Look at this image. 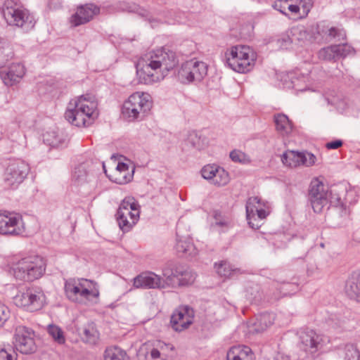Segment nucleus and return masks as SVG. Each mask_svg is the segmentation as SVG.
I'll list each match as a JSON object with an SVG mask.
<instances>
[{
  "mask_svg": "<svg viewBox=\"0 0 360 360\" xmlns=\"http://www.w3.org/2000/svg\"><path fill=\"white\" fill-rule=\"evenodd\" d=\"M143 63L141 68H137L139 79L145 84H153L162 80L178 60L174 51L161 48L146 55Z\"/></svg>",
  "mask_w": 360,
  "mask_h": 360,
  "instance_id": "1",
  "label": "nucleus"
},
{
  "mask_svg": "<svg viewBox=\"0 0 360 360\" xmlns=\"http://www.w3.org/2000/svg\"><path fill=\"white\" fill-rule=\"evenodd\" d=\"M8 273L16 280L33 281L41 278L45 272L44 259L39 256H29L13 259L9 262Z\"/></svg>",
  "mask_w": 360,
  "mask_h": 360,
  "instance_id": "2",
  "label": "nucleus"
},
{
  "mask_svg": "<svg viewBox=\"0 0 360 360\" xmlns=\"http://www.w3.org/2000/svg\"><path fill=\"white\" fill-rule=\"evenodd\" d=\"M0 11L7 25L27 32L32 30L36 20L34 15L21 6L18 0H5Z\"/></svg>",
  "mask_w": 360,
  "mask_h": 360,
  "instance_id": "3",
  "label": "nucleus"
},
{
  "mask_svg": "<svg viewBox=\"0 0 360 360\" xmlns=\"http://www.w3.org/2000/svg\"><path fill=\"white\" fill-rule=\"evenodd\" d=\"M97 104L82 96L70 102L65 113V119L77 127H87L97 117Z\"/></svg>",
  "mask_w": 360,
  "mask_h": 360,
  "instance_id": "4",
  "label": "nucleus"
},
{
  "mask_svg": "<svg viewBox=\"0 0 360 360\" xmlns=\"http://www.w3.org/2000/svg\"><path fill=\"white\" fill-rule=\"evenodd\" d=\"M257 53L248 46L237 45L228 49L224 56L225 65L235 72L245 73L252 69Z\"/></svg>",
  "mask_w": 360,
  "mask_h": 360,
  "instance_id": "5",
  "label": "nucleus"
},
{
  "mask_svg": "<svg viewBox=\"0 0 360 360\" xmlns=\"http://www.w3.org/2000/svg\"><path fill=\"white\" fill-rule=\"evenodd\" d=\"M64 288L67 297L77 303H82L85 300H91V297L98 298L99 296L96 284L87 279H68L65 283Z\"/></svg>",
  "mask_w": 360,
  "mask_h": 360,
  "instance_id": "6",
  "label": "nucleus"
},
{
  "mask_svg": "<svg viewBox=\"0 0 360 360\" xmlns=\"http://www.w3.org/2000/svg\"><path fill=\"white\" fill-rule=\"evenodd\" d=\"M149 97L148 94L143 92L132 94L123 104V116L129 121L142 119L152 107Z\"/></svg>",
  "mask_w": 360,
  "mask_h": 360,
  "instance_id": "7",
  "label": "nucleus"
},
{
  "mask_svg": "<svg viewBox=\"0 0 360 360\" xmlns=\"http://www.w3.org/2000/svg\"><path fill=\"white\" fill-rule=\"evenodd\" d=\"M140 205L133 197H126L116 213V219L123 232L129 231L139 219Z\"/></svg>",
  "mask_w": 360,
  "mask_h": 360,
  "instance_id": "8",
  "label": "nucleus"
},
{
  "mask_svg": "<svg viewBox=\"0 0 360 360\" xmlns=\"http://www.w3.org/2000/svg\"><path fill=\"white\" fill-rule=\"evenodd\" d=\"M30 171V165L25 161L20 159L10 160L3 174L5 186L16 189L27 178Z\"/></svg>",
  "mask_w": 360,
  "mask_h": 360,
  "instance_id": "9",
  "label": "nucleus"
},
{
  "mask_svg": "<svg viewBox=\"0 0 360 360\" xmlns=\"http://www.w3.org/2000/svg\"><path fill=\"white\" fill-rule=\"evenodd\" d=\"M13 300L17 307L34 311L44 307L46 296L41 288L31 287L19 291Z\"/></svg>",
  "mask_w": 360,
  "mask_h": 360,
  "instance_id": "10",
  "label": "nucleus"
},
{
  "mask_svg": "<svg viewBox=\"0 0 360 360\" xmlns=\"http://www.w3.org/2000/svg\"><path fill=\"white\" fill-rule=\"evenodd\" d=\"M92 166L91 160H86L76 165L72 172V184L85 194L90 193L95 187Z\"/></svg>",
  "mask_w": 360,
  "mask_h": 360,
  "instance_id": "11",
  "label": "nucleus"
},
{
  "mask_svg": "<svg viewBox=\"0 0 360 360\" xmlns=\"http://www.w3.org/2000/svg\"><path fill=\"white\" fill-rule=\"evenodd\" d=\"M269 203L258 196L248 198L245 206L246 217L252 229H257L260 226L259 221L265 219L269 214Z\"/></svg>",
  "mask_w": 360,
  "mask_h": 360,
  "instance_id": "12",
  "label": "nucleus"
},
{
  "mask_svg": "<svg viewBox=\"0 0 360 360\" xmlns=\"http://www.w3.org/2000/svg\"><path fill=\"white\" fill-rule=\"evenodd\" d=\"M207 75V65L196 58L181 64V83L189 84L200 82Z\"/></svg>",
  "mask_w": 360,
  "mask_h": 360,
  "instance_id": "13",
  "label": "nucleus"
},
{
  "mask_svg": "<svg viewBox=\"0 0 360 360\" xmlns=\"http://www.w3.org/2000/svg\"><path fill=\"white\" fill-rule=\"evenodd\" d=\"M308 199L313 210L320 213L328 205V187L318 179H312L309 188Z\"/></svg>",
  "mask_w": 360,
  "mask_h": 360,
  "instance_id": "14",
  "label": "nucleus"
},
{
  "mask_svg": "<svg viewBox=\"0 0 360 360\" xmlns=\"http://www.w3.org/2000/svg\"><path fill=\"white\" fill-rule=\"evenodd\" d=\"M25 225L20 214L0 211V234L19 236L24 233Z\"/></svg>",
  "mask_w": 360,
  "mask_h": 360,
  "instance_id": "15",
  "label": "nucleus"
},
{
  "mask_svg": "<svg viewBox=\"0 0 360 360\" xmlns=\"http://www.w3.org/2000/svg\"><path fill=\"white\" fill-rule=\"evenodd\" d=\"M14 338L16 349L22 354H31L36 350L34 331L24 326L15 328Z\"/></svg>",
  "mask_w": 360,
  "mask_h": 360,
  "instance_id": "16",
  "label": "nucleus"
},
{
  "mask_svg": "<svg viewBox=\"0 0 360 360\" xmlns=\"http://www.w3.org/2000/svg\"><path fill=\"white\" fill-rule=\"evenodd\" d=\"M202 176L211 184L224 186L230 181L229 173L222 167L216 164H208L201 169Z\"/></svg>",
  "mask_w": 360,
  "mask_h": 360,
  "instance_id": "17",
  "label": "nucleus"
},
{
  "mask_svg": "<svg viewBox=\"0 0 360 360\" xmlns=\"http://www.w3.org/2000/svg\"><path fill=\"white\" fill-rule=\"evenodd\" d=\"M25 75V68L20 63H13L0 67V78L8 86L19 83Z\"/></svg>",
  "mask_w": 360,
  "mask_h": 360,
  "instance_id": "18",
  "label": "nucleus"
},
{
  "mask_svg": "<svg viewBox=\"0 0 360 360\" xmlns=\"http://www.w3.org/2000/svg\"><path fill=\"white\" fill-rule=\"evenodd\" d=\"M314 154L308 152L288 150L281 157L282 162L288 167H296L300 165L311 166L316 162Z\"/></svg>",
  "mask_w": 360,
  "mask_h": 360,
  "instance_id": "19",
  "label": "nucleus"
},
{
  "mask_svg": "<svg viewBox=\"0 0 360 360\" xmlns=\"http://www.w3.org/2000/svg\"><path fill=\"white\" fill-rule=\"evenodd\" d=\"M100 13V8L94 4H86L77 7V11L70 19V24L77 27L91 21Z\"/></svg>",
  "mask_w": 360,
  "mask_h": 360,
  "instance_id": "20",
  "label": "nucleus"
},
{
  "mask_svg": "<svg viewBox=\"0 0 360 360\" xmlns=\"http://www.w3.org/2000/svg\"><path fill=\"white\" fill-rule=\"evenodd\" d=\"M300 342L304 350L314 354L321 349L323 345L322 335L316 333L313 330L307 329L301 333Z\"/></svg>",
  "mask_w": 360,
  "mask_h": 360,
  "instance_id": "21",
  "label": "nucleus"
},
{
  "mask_svg": "<svg viewBox=\"0 0 360 360\" xmlns=\"http://www.w3.org/2000/svg\"><path fill=\"white\" fill-rule=\"evenodd\" d=\"M309 37V34L303 25L292 27L290 30V34L284 35L277 40V44L283 49H288L290 45L295 41H304Z\"/></svg>",
  "mask_w": 360,
  "mask_h": 360,
  "instance_id": "22",
  "label": "nucleus"
},
{
  "mask_svg": "<svg viewBox=\"0 0 360 360\" xmlns=\"http://www.w3.org/2000/svg\"><path fill=\"white\" fill-rule=\"evenodd\" d=\"M133 285L135 288L145 289L164 287L160 276L151 271L143 272L136 276L133 279Z\"/></svg>",
  "mask_w": 360,
  "mask_h": 360,
  "instance_id": "23",
  "label": "nucleus"
},
{
  "mask_svg": "<svg viewBox=\"0 0 360 360\" xmlns=\"http://www.w3.org/2000/svg\"><path fill=\"white\" fill-rule=\"evenodd\" d=\"M82 340L89 344L94 345L99 339V333L96 327V324L92 321H88L86 323L77 329Z\"/></svg>",
  "mask_w": 360,
  "mask_h": 360,
  "instance_id": "24",
  "label": "nucleus"
},
{
  "mask_svg": "<svg viewBox=\"0 0 360 360\" xmlns=\"http://www.w3.org/2000/svg\"><path fill=\"white\" fill-rule=\"evenodd\" d=\"M255 356L252 349L245 345L233 346L226 354V360H254Z\"/></svg>",
  "mask_w": 360,
  "mask_h": 360,
  "instance_id": "25",
  "label": "nucleus"
},
{
  "mask_svg": "<svg viewBox=\"0 0 360 360\" xmlns=\"http://www.w3.org/2000/svg\"><path fill=\"white\" fill-rule=\"evenodd\" d=\"M345 292L351 298L360 302V272H354L345 285Z\"/></svg>",
  "mask_w": 360,
  "mask_h": 360,
  "instance_id": "26",
  "label": "nucleus"
},
{
  "mask_svg": "<svg viewBox=\"0 0 360 360\" xmlns=\"http://www.w3.org/2000/svg\"><path fill=\"white\" fill-rule=\"evenodd\" d=\"M134 168L129 169V167L124 162H118L115 173V178L113 181L118 184H125L133 178Z\"/></svg>",
  "mask_w": 360,
  "mask_h": 360,
  "instance_id": "27",
  "label": "nucleus"
},
{
  "mask_svg": "<svg viewBox=\"0 0 360 360\" xmlns=\"http://www.w3.org/2000/svg\"><path fill=\"white\" fill-rule=\"evenodd\" d=\"M275 320L273 313H262L257 316L255 321L252 324V330L255 333H262L271 326Z\"/></svg>",
  "mask_w": 360,
  "mask_h": 360,
  "instance_id": "28",
  "label": "nucleus"
},
{
  "mask_svg": "<svg viewBox=\"0 0 360 360\" xmlns=\"http://www.w3.org/2000/svg\"><path fill=\"white\" fill-rule=\"evenodd\" d=\"M288 78L290 80V85L288 86V88L291 87L299 91H302L307 89L309 82L308 75L298 72H290L288 75Z\"/></svg>",
  "mask_w": 360,
  "mask_h": 360,
  "instance_id": "29",
  "label": "nucleus"
},
{
  "mask_svg": "<svg viewBox=\"0 0 360 360\" xmlns=\"http://www.w3.org/2000/svg\"><path fill=\"white\" fill-rule=\"evenodd\" d=\"M276 130L282 135H287L292 131V126L288 116L284 114L274 115Z\"/></svg>",
  "mask_w": 360,
  "mask_h": 360,
  "instance_id": "30",
  "label": "nucleus"
},
{
  "mask_svg": "<svg viewBox=\"0 0 360 360\" xmlns=\"http://www.w3.org/2000/svg\"><path fill=\"white\" fill-rule=\"evenodd\" d=\"M163 275L166 278V283L169 285L175 284L180 285V272L178 267L173 264H168L163 270Z\"/></svg>",
  "mask_w": 360,
  "mask_h": 360,
  "instance_id": "31",
  "label": "nucleus"
},
{
  "mask_svg": "<svg viewBox=\"0 0 360 360\" xmlns=\"http://www.w3.org/2000/svg\"><path fill=\"white\" fill-rule=\"evenodd\" d=\"M215 267L217 274L225 278H231L241 271L240 269L234 267L226 261H221L219 264H216Z\"/></svg>",
  "mask_w": 360,
  "mask_h": 360,
  "instance_id": "32",
  "label": "nucleus"
},
{
  "mask_svg": "<svg viewBox=\"0 0 360 360\" xmlns=\"http://www.w3.org/2000/svg\"><path fill=\"white\" fill-rule=\"evenodd\" d=\"M184 149L195 148L198 150L203 149L204 143L194 131H188L186 138L184 140Z\"/></svg>",
  "mask_w": 360,
  "mask_h": 360,
  "instance_id": "33",
  "label": "nucleus"
},
{
  "mask_svg": "<svg viewBox=\"0 0 360 360\" xmlns=\"http://www.w3.org/2000/svg\"><path fill=\"white\" fill-rule=\"evenodd\" d=\"M319 33L323 34L329 39H335L341 41L345 39L346 32L344 29L339 27H330L329 28H323Z\"/></svg>",
  "mask_w": 360,
  "mask_h": 360,
  "instance_id": "34",
  "label": "nucleus"
},
{
  "mask_svg": "<svg viewBox=\"0 0 360 360\" xmlns=\"http://www.w3.org/2000/svg\"><path fill=\"white\" fill-rule=\"evenodd\" d=\"M328 204L339 209L341 216L347 215V212L340 195L333 189L328 191Z\"/></svg>",
  "mask_w": 360,
  "mask_h": 360,
  "instance_id": "35",
  "label": "nucleus"
},
{
  "mask_svg": "<svg viewBox=\"0 0 360 360\" xmlns=\"http://www.w3.org/2000/svg\"><path fill=\"white\" fill-rule=\"evenodd\" d=\"M13 56L12 46L8 42L0 41V67L6 65V63Z\"/></svg>",
  "mask_w": 360,
  "mask_h": 360,
  "instance_id": "36",
  "label": "nucleus"
},
{
  "mask_svg": "<svg viewBox=\"0 0 360 360\" xmlns=\"http://www.w3.org/2000/svg\"><path fill=\"white\" fill-rule=\"evenodd\" d=\"M195 311L188 305L181 308V330L188 328L193 322Z\"/></svg>",
  "mask_w": 360,
  "mask_h": 360,
  "instance_id": "37",
  "label": "nucleus"
},
{
  "mask_svg": "<svg viewBox=\"0 0 360 360\" xmlns=\"http://www.w3.org/2000/svg\"><path fill=\"white\" fill-rule=\"evenodd\" d=\"M104 360H129V359L123 350L115 347L105 349Z\"/></svg>",
  "mask_w": 360,
  "mask_h": 360,
  "instance_id": "38",
  "label": "nucleus"
},
{
  "mask_svg": "<svg viewBox=\"0 0 360 360\" xmlns=\"http://www.w3.org/2000/svg\"><path fill=\"white\" fill-rule=\"evenodd\" d=\"M47 332L53 340L58 344L62 345L65 342L64 332L60 327L55 324H50L47 326Z\"/></svg>",
  "mask_w": 360,
  "mask_h": 360,
  "instance_id": "39",
  "label": "nucleus"
},
{
  "mask_svg": "<svg viewBox=\"0 0 360 360\" xmlns=\"http://www.w3.org/2000/svg\"><path fill=\"white\" fill-rule=\"evenodd\" d=\"M298 289V285L295 283H283L274 294V299L278 300L283 296L292 294Z\"/></svg>",
  "mask_w": 360,
  "mask_h": 360,
  "instance_id": "40",
  "label": "nucleus"
},
{
  "mask_svg": "<svg viewBox=\"0 0 360 360\" xmlns=\"http://www.w3.org/2000/svg\"><path fill=\"white\" fill-rule=\"evenodd\" d=\"M319 58L325 60H336L337 55L335 45L321 49L318 53Z\"/></svg>",
  "mask_w": 360,
  "mask_h": 360,
  "instance_id": "41",
  "label": "nucleus"
},
{
  "mask_svg": "<svg viewBox=\"0 0 360 360\" xmlns=\"http://www.w3.org/2000/svg\"><path fill=\"white\" fill-rule=\"evenodd\" d=\"M230 158L234 162H238L241 164H249L251 162L249 155L243 153L240 150H233L230 153Z\"/></svg>",
  "mask_w": 360,
  "mask_h": 360,
  "instance_id": "42",
  "label": "nucleus"
},
{
  "mask_svg": "<svg viewBox=\"0 0 360 360\" xmlns=\"http://www.w3.org/2000/svg\"><path fill=\"white\" fill-rule=\"evenodd\" d=\"M44 141L51 147L58 148L63 144L62 139L54 131L45 134Z\"/></svg>",
  "mask_w": 360,
  "mask_h": 360,
  "instance_id": "43",
  "label": "nucleus"
},
{
  "mask_svg": "<svg viewBox=\"0 0 360 360\" xmlns=\"http://www.w3.org/2000/svg\"><path fill=\"white\" fill-rule=\"evenodd\" d=\"M335 49L337 55V60L341 58H345L354 52V49L348 44L335 45Z\"/></svg>",
  "mask_w": 360,
  "mask_h": 360,
  "instance_id": "44",
  "label": "nucleus"
},
{
  "mask_svg": "<svg viewBox=\"0 0 360 360\" xmlns=\"http://www.w3.org/2000/svg\"><path fill=\"white\" fill-rule=\"evenodd\" d=\"M344 360H360V352L353 344L345 346V356Z\"/></svg>",
  "mask_w": 360,
  "mask_h": 360,
  "instance_id": "45",
  "label": "nucleus"
},
{
  "mask_svg": "<svg viewBox=\"0 0 360 360\" xmlns=\"http://www.w3.org/2000/svg\"><path fill=\"white\" fill-rule=\"evenodd\" d=\"M180 309L176 308L170 317L169 326L175 331L180 330Z\"/></svg>",
  "mask_w": 360,
  "mask_h": 360,
  "instance_id": "46",
  "label": "nucleus"
},
{
  "mask_svg": "<svg viewBox=\"0 0 360 360\" xmlns=\"http://www.w3.org/2000/svg\"><path fill=\"white\" fill-rule=\"evenodd\" d=\"M195 280V274L191 270L181 271V286L189 285L193 283Z\"/></svg>",
  "mask_w": 360,
  "mask_h": 360,
  "instance_id": "47",
  "label": "nucleus"
},
{
  "mask_svg": "<svg viewBox=\"0 0 360 360\" xmlns=\"http://www.w3.org/2000/svg\"><path fill=\"white\" fill-rule=\"evenodd\" d=\"M157 347L162 352V355L165 353L167 356L172 357L174 354V346L170 343L159 342Z\"/></svg>",
  "mask_w": 360,
  "mask_h": 360,
  "instance_id": "48",
  "label": "nucleus"
},
{
  "mask_svg": "<svg viewBox=\"0 0 360 360\" xmlns=\"http://www.w3.org/2000/svg\"><path fill=\"white\" fill-rule=\"evenodd\" d=\"M246 297L250 302H257L261 298L259 287L255 285L254 287H251L250 289H248L246 291Z\"/></svg>",
  "mask_w": 360,
  "mask_h": 360,
  "instance_id": "49",
  "label": "nucleus"
},
{
  "mask_svg": "<svg viewBox=\"0 0 360 360\" xmlns=\"http://www.w3.org/2000/svg\"><path fill=\"white\" fill-rule=\"evenodd\" d=\"M185 246L181 245V252L188 255L190 257H194L197 255L198 250L190 241L185 242Z\"/></svg>",
  "mask_w": 360,
  "mask_h": 360,
  "instance_id": "50",
  "label": "nucleus"
},
{
  "mask_svg": "<svg viewBox=\"0 0 360 360\" xmlns=\"http://www.w3.org/2000/svg\"><path fill=\"white\" fill-rule=\"evenodd\" d=\"M291 0H277L273 4V8L279 11L280 13L287 15L286 11L288 8V1H290Z\"/></svg>",
  "mask_w": 360,
  "mask_h": 360,
  "instance_id": "51",
  "label": "nucleus"
},
{
  "mask_svg": "<svg viewBox=\"0 0 360 360\" xmlns=\"http://www.w3.org/2000/svg\"><path fill=\"white\" fill-rule=\"evenodd\" d=\"M10 310L4 304L0 303V322L5 324L6 321L9 319Z\"/></svg>",
  "mask_w": 360,
  "mask_h": 360,
  "instance_id": "52",
  "label": "nucleus"
},
{
  "mask_svg": "<svg viewBox=\"0 0 360 360\" xmlns=\"http://www.w3.org/2000/svg\"><path fill=\"white\" fill-rule=\"evenodd\" d=\"M214 224L221 227H226L229 225V220L221 215L220 213L216 212L214 214Z\"/></svg>",
  "mask_w": 360,
  "mask_h": 360,
  "instance_id": "53",
  "label": "nucleus"
},
{
  "mask_svg": "<svg viewBox=\"0 0 360 360\" xmlns=\"http://www.w3.org/2000/svg\"><path fill=\"white\" fill-rule=\"evenodd\" d=\"M0 360H16L15 356L4 348H0Z\"/></svg>",
  "mask_w": 360,
  "mask_h": 360,
  "instance_id": "54",
  "label": "nucleus"
},
{
  "mask_svg": "<svg viewBox=\"0 0 360 360\" xmlns=\"http://www.w3.org/2000/svg\"><path fill=\"white\" fill-rule=\"evenodd\" d=\"M128 11H129V12L138 13L140 15H141L143 17L148 16V11L146 10L141 8L139 6L135 5V4L129 6Z\"/></svg>",
  "mask_w": 360,
  "mask_h": 360,
  "instance_id": "55",
  "label": "nucleus"
},
{
  "mask_svg": "<svg viewBox=\"0 0 360 360\" xmlns=\"http://www.w3.org/2000/svg\"><path fill=\"white\" fill-rule=\"evenodd\" d=\"M161 352H162L160 351V349L157 347L156 348H153L150 350V352L148 354V356L151 359L155 360L161 357Z\"/></svg>",
  "mask_w": 360,
  "mask_h": 360,
  "instance_id": "56",
  "label": "nucleus"
},
{
  "mask_svg": "<svg viewBox=\"0 0 360 360\" xmlns=\"http://www.w3.org/2000/svg\"><path fill=\"white\" fill-rule=\"evenodd\" d=\"M342 141L341 140H335L330 142H328L326 144V147L328 149H338L340 146H342Z\"/></svg>",
  "mask_w": 360,
  "mask_h": 360,
  "instance_id": "57",
  "label": "nucleus"
},
{
  "mask_svg": "<svg viewBox=\"0 0 360 360\" xmlns=\"http://www.w3.org/2000/svg\"><path fill=\"white\" fill-rule=\"evenodd\" d=\"M290 2V1H288L287 10L292 13H298L300 11V7L297 5L292 4Z\"/></svg>",
  "mask_w": 360,
  "mask_h": 360,
  "instance_id": "58",
  "label": "nucleus"
},
{
  "mask_svg": "<svg viewBox=\"0 0 360 360\" xmlns=\"http://www.w3.org/2000/svg\"><path fill=\"white\" fill-rule=\"evenodd\" d=\"M60 5V3L59 0H51L49 2V6H50V8H56L58 6H59Z\"/></svg>",
  "mask_w": 360,
  "mask_h": 360,
  "instance_id": "59",
  "label": "nucleus"
},
{
  "mask_svg": "<svg viewBox=\"0 0 360 360\" xmlns=\"http://www.w3.org/2000/svg\"><path fill=\"white\" fill-rule=\"evenodd\" d=\"M281 358L282 359L281 360H288V356H283L281 354H278L276 357H275V359L276 360H279V358Z\"/></svg>",
  "mask_w": 360,
  "mask_h": 360,
  "instance_id": "60",
  "label": "nucleus"
},
{
  "mask_svg": "<svg viewBox=\"0 0 360 360\" xmlns=\"http://www.w3.org/2000/svg\"><path fill=\"white\" fill-rule=\"evenodd\" d=\"M188 43L189 44H188V46L191 47V52L195 51V44H194L193 42H189V41H188Z\"/></svg>",
  "mask_w": 360,
  "mask_h": 360,
  "instance_id": "61",
  "label": "nucleus"
},
{
  "mask_svg": "<svg viewBox=\"0 0 360 360\" xmlns=\"http://www.w3.org/2000/svg\"><path fill=\"white\" fill-rule=\"evenodd\" d=\"M4 324H3L1 322H0V328L3 327Z\"/></svg>",
  "mask_w": 360,
  "mask_h": 360,
  "instance_id": "62",
  "label": "nucleus"
}]
</instances>
